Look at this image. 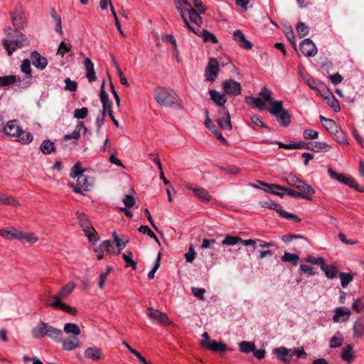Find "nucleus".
Masks as SVG:
<instances>
[{"label":"nucleus","instance_id":"nucleus-60","mask_svg":"<svg viewBox=\"0 0 364 364\" xmlns=\"http://www.w3.org/2000/svg\"><path fill=\"white\" fill-rule=\"evenodd\" d=\"M296 31L300 37H304L309 33V27L303 22H299L296 26Z\"/></svg>","mask_w":364,"mask_h":364},{"label":"nucleus","instance_id":"nucleus-16","mask_svg":"<svg viewBox=\"0 0 364 364\" xmlns=\"http://www.w3.org/2000/svg\"><path fill=\"white\" fill-rule=\"evenodd\" d=\"M186 188L188 190H191L195 196L203 202L208 203L211 199L208 191L203 188L199 187L193 183L188 184Z\"/></svg>","mask_w":364,"mask_h":364},{"label":"nucleus","instance_id":"nucleus-46","mask_svg":"<svg viewBox=\"0 0 364 364\" xmlns=\"http://www.w3.org/2000/svg\"><path fill=\"white\" fill-rule=\"evenodd\" d=\"M132 252L128 251L123 254L122 257L125 262L126 267H132V269H136V262L132 259Z\"/></svg>","mask_w":364,"mask_h":364},{"label":"nucleus","instance_id":"nucleus-4","mask_svg":"<svg viewBox=\"0 0 364 364\" xmlns=\"http://www.w3.org/2000/svg\"><path fill=\"white\" fill-rule=\"evenodd\" d=\"M154 98L161 106L168 107H177L178 106L176 94L173 90L168 87H156L154 90Z\"/></svg>","mask_w":364,"mask_h":364},{"label":"nucleus","instance_id":"nucleus-38","mask_svg":"<svg viewBox=\"0 0 364 364\" xmlns=\"http://www.w3.org/2000/svg\"><path fill=\"white\" fill-rule=\"evenodd\" d=\"M321 269L325 273L328 278H335L338 275V269L335 266L326 264L325 262L321 265Z\"/></svg>","mask_w":364,"mask_h":364},{"label":"nucleus","instance_id":"nucleus-42","mask_svg":"<svg viewBox=\"0 0 364 364\" xmlns=\"http://www.w3.org/2000/svg\"><path fill=\"white\" fill-rule=\"evenodd\" d=\"M341 358L348 362L351 363L353 358H354V353L353 351V346L351 345H348L343 350L341 355Z\"/></svg>","mask_w":364,"mask_h":364},{"label":"nucleus","instance_id":"nucleus-2","mask_svg":"<svg viewBox=\"0 0 364 364\" xmlns=\"http://www.w3.org/2000/svg\"><path fill=\"white\" fill-rule=\"evenodd\" d=\"M259 95L270 104L271 107L268 111L271 114L276 117L279 124L282 127H288L291 124V115L289 111L284 108L283 102L274 100L272 97V92L266 87L262 88Z\"/></svg>","mask_w":364,"mask_h":364},{"label":"nucleus","instance_id":"nucleus-55","mask_svg":"<svg viewBox=\"0 0 364 364\" xmlns=\"http://www.w3.org/2000/svg\"><path fill=\"white\" fill-rule=\"evenodd\" d=\"M85 171V169H82L80 163L75 164L71 169L70 176L73 178H77Z\"/></svg>","mask_w":364,"mask_h":364},{"label":"nucleus","instance_id":"nucleus-25","mask_svg":"<svg viewBox=\"0 0 364 364\" xmlns=\"http://www.w3.org/2000/svg\"><path fill=\"white\" fill-rule=\"evenodd\" d=\"M209 94L210 99L215 105L221 107L222 109L225 107L224 105L227 102V98L225 94H220L219 92L215 90H210Z\"/></svg>","mask_w":364,"mask_h":364},{"label":"nucleus","instance_id":"nucleus-20","mask_svg":"<svg viewBox=\"0 0 364 364\" xmlns=\"http://www.w3.org/2000/svg\"><path fill=\"white\" fill-rule=\"evenodd\" d=\"M296 188H297L299 191V192L301 193V198L306 200H311V196L315 193L314 189L306 183L303 180L299 183L296 186Z\"/></svg>","mask_w":364,"mask_h":364},{"label":"nucleus","instance_id":"nucleus-14","mask_svg":"<svg viewBox=\"0 0 364 364\" xmlns=\"http://www.w3.org/2000/svg\"><path fill=\"white\" fill-rule=\"evenodd\" d=\"M300 50L307 57L315 56L317 53V48L310 38H305L300 43Z\"/></svg>","mask_w":364,"mask_h":364},{"label":"nucleus","instance_id":"nucleus-63","mask_svg":"<svg viewBox=\"0 0 364 364\" xmlns=\"http://www.w3.org/2000/svg\"><path fill=\"white\" fill-rule=\"evenodd\" d=\"M306 262L311 263L312 264H318L321 267V265H323L325 262L323 257H315L312 255H309L306 258Z\"/></svg>","mask_w":364,"mask_h":364},{"label":"nucleus","instance_id":"nucleus-59","mask_svg":"<svg viewBox=\"0 0 364 364\" xmlns=\"http://www.w3.org/2000/svg\"><path fill=\"white\" fill-rule=\"evenodd\" d=\"M21 71L26 74V76H31V61L28 59H25L23 60L21 65Z\"/></svg>","mask_w":364,"mask_h":364},{"label":"nucleus","instance_id":"nucleus-8","mask_svg":"<svg viewBox=\"0 0 364 364\" xmlns=\"http://www.w3.org/2000/svg\"><path fill=\"white\" fill-rule=\"evenodd\" d=\"M219 63L216 58H210L205 68L204 76L208 82H214L218 76Z\"/></svg>","mask_w":364,"mask_h":364},{"label":"nucleus","instance_id":"nucleus-10","mask_svg":"<svg viewBox=\"0 0 364 364\" xmlns=\"http://www.w3.org/2000/svg\"><path fill=\"white\" fill-rule=\"evenodd\" d=\"M216 122L222 129L225 131H230L232 129L230 113L225 107L219 110Z\"/></svg>","mask_w":364,"mask_h":364},{"label":"nucleus","instance_id":"nucleus-58","mask_svg":"<svg viewBox=\"0 0 364 364\" xmlns=\"http://www.w3.org/2000/svg\"><path fill=\"white\" fill-rule=\"evenodd\" d=\"M301 179L299 178L296 175L290 173L285 177V181L291 186H296L301 182Z\"/></svg>","mask_w":364,"mask_h":364},{"label":"nucleus","instance_id":"nucleus-57","mask_svg":"<svg viewBox=\"0 0 364 364\" xmlns=\"http://www.w3.org/2000/svg\"><path fill=\"white\" fill-rule=\"evenodd\" d=\"M112 236L114 238V241L116 243V246L118 249L116 254H119L120 251L122 250L126 247L128 240L125 242L122 241L115 232H113Z\"/></svg>","mask_w":364,"mask_h":364},{"label":"nucleus","instance_id":"nucleus-15","mask_svg":"<svg viewBox=\"0 0 364 364\" xmlns=\"http://www.w3.org/2000/svg\"><path fill=\"white\" fill-rule=\"evenodd\" d=\"M148 311H149L148 316L152 320L156 321L162 325H169L171 323V321L166 314L151 307L149 308Z\"/></svg>","mask_w":364,"mask_h":364},{"label":"nucleus","instance_id":"nucleus-18","mask_svg":"<svg viewBox=\"0 0 364 364\" xmlns=\"http://www.w3.org/2000/svg\"><path fill=\"white\" fill-rule=\"evenodd\" d=\"M84 355L86 358L92 361H99L102 359L103 353L101 348L92 346L85 349Z\"/></svg>","mask_w":364,"mask_h":364},{"label":"nucleus","instance_id":"nucleus-52","mask_svg":"<svg viewBox=\"0 0 364 364\" xmlns=\"http://www.w3.org/2000/svg\"><path fill=\"white\" fill-rule=\"evenodd\" d=\"M205 127L214 134L215 132L218 131L217 126L210 120L209 117V114L208 109H205Z\"/></svg>","mask_w":364,"mask_h":364},{"label":"nucleus","instance_id":"nucleus-37","mask_svg":"<svg viewBox=\"0 0 364 364\" xmlns=\"http://www.w3.org/2000/svg\"><path fill=\"white\" fill-rule=\"evenodd\" d=\"M261 185L263 186L264 190L267 192L279 196L282 198L287 195L286 191L282 190H277V188L273 187L274 186H278L277 184H269L264 182H261Z\"/></svg>","mask_w":364,"mask_h":364},{"label":"nucleus","instance_id":"nucleus-49","mask_svg":"<svg viewBox=\"0 0 364 364\" xmlns=\"http://www.w3.org/2000/svg\"><path fill=\"white\" fill-rule=\"evenodd\" d=\"M16 82V75H4L0 76V87H6L11 85Z\"/></svg>","mask_w":364,"mask_h":364},{"label":"nucleus","instance_id":"nucleus-35","mask_svg":"<svg viewBox=\"0 0 364 364\" xmlns=\"http://www.w3.org/2000/svg\"><path fill=\"white\" fill-rule=\"evenodd\" d=\"M77 183L78 186L83 188L85 190H89L92 186L93 179L82 173L77 178Z\"/></svg>","mask_w":364,"mask_h":364},{"label":"nucleus","instance_id":"nucleus-28","mask_svg":"<svg viewBox=\"0 0 364 364\" xmlns=\"http://www.w3.org/2000/svg\"><path fill=\"white\" fill-rule=\"evenodd\" d=\"M264 102H266L261 96L260 97H255L252 96L245 97V102L252 106L255 108H257L259 110H264L265 107Z\"/></svg>","mask_w":364,"mask_h":364},{"label":"nucleus","instance_id":"nucleus-40","mask_svg":"<svg viewBox=\"0 0 364 364\" xmlns=\"http://www.w3.org/2000/svg\"><path fill=\"white\" fill-rule=\"evenodd\" d=\"M0 204L10 205L12 206H18L20 204L18 200L11 196H6L0 193Z\"/></svg>","mask_w":364,"mask_h":364},{"label":"nucleus","instance_id":"nucleus-45","mask_svg":"<svg viewBox=\"0 0 364 364\" xmlns=\"http://www.w3.org/2000/svg\"><path fill=\"white\" fill-rule=\"evenodd\" d=\"M262 207L268 208L269 209L275 210L281 217L283 215V212L284 211V210L282 209V205L273 201L262 202Z\"/></svg>","mask_w":364,"mask_h":364},{"label":"nucleus","instance_id":"nucleus-6","mask_svg":"<svg viewBox=\"0 0 364 364\" xmlns=\"http://www.w3.org/2000/svg\"><path fill=\"white\" fill-rule=\"evenodd\" d=\"M28 44L29 41L28 38L21 32H18V35L17 36L16 40L14 38H4L2 40V45L9 55H11L16 49L27 46Z\"/></svg>","mask_w":364,"mask_h":364},{"label":"nucleus","instance_id":"nucleus-64","mask_svg":"<svg viewBox=\"0 0 364 364\" xmlns=\"http://www.w3.org/2000/svg\"><path fill=\"white\" fill-rule=\"evenodd\" d=\"M303 136L305 139H316L318 136V133L314 129H307L304 131Z\"/></svg>","mask_w":364,"mask_h":364},{"label":"nucleus","instance_id":"nucleus-24","mask_svg":"<svg viewBox=\"0 0 364 364\" xmlns=\"http://www.w3.org/2000/svg\"><path fill=\"white\" fill-rule=\"evenodd\" d=\"M48 328V323L41 321L35 328L31 331V333L35 338H41L46 337Z\"/></svg>","mask_w":364,"mask_h":364},{"label":"nucleus","instance_id":"nucleus-41","mask_svg":"<svg viewBox=\"0 0 364 364\" xmlns=\"http://www.w3.org/2000/svg\"><path fill=\"white\" fill-rule=\"evenodd\" d=\"M18 240L33 244L38 241V237L33 233H28L20 231Z\"/></svg>","mask_w":364,"mask_h":364},{"label":"nucleus","instance_id":"nucleus-62","mask_svg":"<svg viewBox=\"0 0 364 364\" xmlns=\"http://www.w3.org/2000/svg\"><path fill=\"white\" fill-rule=\"evenodd\" d=\"M70 50L71 45L70 43H65L64 41H62L59 46L57 54L63 56L65 53L70 52Z\"/></svg>","mask_w":364,"mask_h":364},{"label":"nucleus","instance_id":"nucleus-32","mask_svg":"<svg viewBox=\"0 0 364 364\" xmlns=\"http://www.w3.org/2000/svg\"><path fill=\"white\" fill-rule=\"evenodd\" d=\"M326 92H327V95L324 96V98L326 100V103L335 112H339L341 110V107L338 103V101L328 90H326Z\"/></svg>","mask_w":364,"mask_h":364},{"label":"nucleus","instance_id":"nucleus-48","mask_svg":"<svg viewBox=\"0 0 364 364\" xmlns=\"http://www.w3.org/2000/svg\"><path fill=\"white\" fill-rule=\"evenodd\" d=\"M240 350L245 353H249L254 350L255 345L250 341H242L239 343Z\"/></svg>","mask_w":364,"mask_h":364},{"label":"nucleus","instance_id":"nucleus-43","mask_svg":"<svg viewBox=\"0 0 364 364\" xmlns=\"http://www.w3.org/2000/svg\"><path fill=\"white\" fill-rule=\"evenodd\" d=\"M299 260V257L298 255L290 252H284V255L282 257V262H289L294 266H296L298 264Z\"/></svg>","mask_w":364,"mask_h":364},{"label":"nucleus","instance_id":"nucleus-31","mask_svg":"<svg viewBox=\"0 0 364 364\" xmlns=\"http://www.w3.org/2000/svg\"><path fill=\"white\" fill-rule=\"evenodd\" d=\"M364 336V318L356 320L353 325V337L361 338Z\"/></svg>","mask_w":364,"mask_h":364},{"label":"nucleus","instance_id":"nucleus-50","mask_svg":"<svg viewBox=\"0 0 364 364\" xmlns=\"http://www.w3.org/2000/svg\"><path fill=\"white\" fill-rule=\"evenodd\" d=\"M53 309H59L61 311L66 312L70 315H75L77 312L76 308L70 306V305L62 303L61 301H59V305L56 307H53Z\"/></svg>","mask_w":364,"mask_h":364},{"label":"nucleus","instance_id":"nucleus-12","mask_svg":"<svg viewBox=\"0 0 364 364\" xmlns=\"http://www.w3.org/2000/svg\"><path fill=\"white\" fill-rule=\"evenodd\" d=\"M328 173L331 178L336 179L346 185L349 186L350 188L358 190V184L356 181L351 177H347L342 173H337L332 168L328 169Z\"/></svg>","mask_w":364,"mask_h":364},{"label":"nucleus","instance_id":"nucleus-33","mask_svg":"<svg viewBox=\"0 0 364 364\" xmlns=\"http://www.w3.org/2000/svg\"><path fill=\"white\" fill-rule=\"evenodd\" d=\"M39 149L43 154H50L55 151V143L49 139H45L40 145Z\"/></svg>","mask_w":364,"mask_h":364},{"label":"nucleus","instance_id":"nucleus-21","mask_svg":"<svg viewBox=\"0 0 364 364\" xmlns=\"http://www.w3.org/2000/svg\"><path fill=\"white\" fill-rule=\"evenodd\" d=\"M100 100L103 107L101 112L106 114V112L109 113V110H112V102L109 100V95L105 90V82H103L100 89Z\"/></svg>","mask_w":364,"mask_h":364},{"label":"nucleus","instance_id":"nucleus-56","mask_svg":"<svg viewBox=\"0 0 364 364\" xmlns=\"http://www.w3.org/2000/svg\"><path fill=\"white\" fill-rule=\"evenodd\" d=\"M203 33V40L205 42H211L213 43H217L218 39L215 36L207 30H200V33Z\"/></svg>","mask_w":364,"mask_h":364},{"label":"nucleus","instance_id":"nucleus-30","mask_svg":"<svg viewBox=\"0 0 364 364\" xmlns=\"http://www.w3.org/2000/svg\"><path fill=\"white\" fill-rule=\"evenodd\" d=\"M20 231L14 228H3L0 230V235L6 240H18Z\"/></svg>","mask_w":364,"mask_h":364},{"label":"nucleus","instance_id":"nucleus-34","mask_svg":"<svg viewBox=\"0 0 364 364\" xmlns=\"http://www.w3.org/2000/svg\"><path fill=\"white\" fill-rule=\"evenodd\" d=\"M63 332L60 329L48 325L46 336L52 340L59 342L62 340Z\"/></svg>","mask_w":364,"mask_h":364},{"label":"nucleus","instance_id":"nucleus-5","mask_svg":"<svg viewBox=\"0 0 364 364\" xmlns=\"http://www.w3.org/2000/svg\"><path fill=\"white\" fill-rule=\"evenodd\" d=\"M76 216L80 225L85 235L87 237L88 240L93 243L96 242L99 240L98 234L85 213L77 211L76 213Z\"/></svg>","mask_w":364,"mask_h":364},{"label":"nucleus","instance_id":"nucleus-51","mask_svg":"<svg viewBox=\"0 0 364 364\" xmlns=\"http://www.w3.org/2000/svg\"><path fill=\"white\" fill-rule=\"evenodd\" d=\"M341 283L343 288H346L353 279V275L351 273H339Z\"/></svg>","mask_w":364,"mask_h":364},{"label":"nucleus","instance_id":"nucleus-29","mask_svg":"<svg viewBox=\"0 0 364 364\" xmlns=\"http://www.w3.org/2000/svg\"><path fill=\"white\" fill-rule=\"evenodd\" d=\"M84 65L86 70V77L89 82H94L96 80V74L94 69V64L91 60L86 58L84 60Z\"/></svg>","mask_w":364,"mask_h":364},{"label":"nucleus","instance_id":"nucleus-27","mask_svg":"<svg viewBox=\"0 0 364 364\" xmlns=\"http://www.w3.org/2000/svg\"><path fill=\"white\" fill-rule=\"evenodd\" d=\"M279 148L286 149H306L310 150L311 143L305 141H299L297 143L283 144L282 142H276Z\"/></svg>","mask_w":364,"mask_h":364},{"label":"nucleus","instance_id":"nucleus-7","mask_svg":"<svg viewBox=\"0 0 364 364\" xmlns=\"http://www.w3.org/2000/svg\"><path fill=\"white\" fill-rule=\"evenodd\" d=\"M75 284L73 282H69L64 285L58 294L49 297V299H53V301L50 303L51 307H56L59 305V301L65 299L69 294L72 293Z\"/></svg>","mask_w":364,"mask_h":364},{"label":"nucleus","instance_id":"nucleus-47","mask_svg":"<svg viewBox=\"0 0 364 364\" xmlns=\"http://www.w3.org/2000/svg\"><path fill=\"white\" fill-rule=\"evenodd\" d=\"M343 341V337L340 332H337L332 338L330 339V348H336L340 347Z\"/></svg>","mask_w":364,"mask_h":364},{"label":"nucleus","instance_id":"nucleus-11","mask_svg":"<svg viewBox=\"0 0 364 364\" xmlns=\"http://www.w3.org/2000/svg\"><path fill=\"white\" fill-rule=\"evenodd\" d=\"M11 21L16 30L23 29L26 25V20L24 14L21 9H16L11 13Z\"/></svg>","mask_w":364,"mask_h":364},{"label":"nucleus","instance_id":"nucleus-23","mask_svg":"<svg viewBox=\"0 0 364 364\" xmlns=\"http://www.w3.org/2000/svg\"><path fill=\"white\" fill-rule=\"evenodd\" d=\"M350 315V311L345 307H338L335 310V314L333 316V321L335 323L346 321Z\"/></svg>","mask_w":364,"mask_h":364},{"label":"nucleus","instance_id":"nucleus-26","mask_svg":"<svg viewBox=\"0 0 364 364\" xmlns=\"http://www.w3.org/2000/svg\"><path fill=\"white\" fill-rule=\"evenodd\" d=\"M277 358L284 363H289L291 358L290 349L285 347H279L274 350Z\"/></svg>","mask_w":364,"mask_h":364},{"label":"nucleus","instance_id":"nucleus-54","mask_svg":"<svg viewBox=\"0 0 364 364\" xmlns=\"http://www.w3.org/2000/svg\"><path fill=\"white\" fill-rule=\"evenodd\" d=\"M328 145L326 143L315 141L311 143L310 150L314 152H319L321 150L327 151Z\"/></svg>","mask_w":364,"mask_h":364},{"label":"nucleus","instance_id":"nucleus-44","mask_svg":"<svg viewBox=\"0 0 364 364\" xmlns=\"http://www.w3.org/2000/svg\"><path fill=\"white\" fill-rule=\"evenodd\" d=\"M242 242V239L239 236L227 235L222 242L223 245L234 246Z\"/></svg>","mask_w":364,"mask_h":364},{"label":"nucleus","instance_id":"nucleus-13","mask_svg":"<svg viewBox=\"0 0 364 364\" xmlns=\"http://www.w3.org/2000/svg\"><path fill=\"white\" fill-rule=\"evenodd\" d=\"M32 83L31 76L20 77L16 75V82L13 83V90L16 92H21L28 89Z\"/></svg>","mask_w":364,"mask_h":364},{"label":"nucleus","instance_id":"nucleus-22","mask_svg":"<svg viewBox=\"0 0 364 364\" xmlns=\"http://www.w3.org/2000/svg\"><path fill=\"white\" fill-rule=\"evenodd\" d=\"M81 342L77 336H71L63 341L62 348L70 351L80 347Z\"/></svg>","mask_w":364,"mask_h":364},{"label":"nucleus","instance_id":"nucleus-17","mask_svg":"<svg viewBox=\"0 0 364 364\" xmlns=\"http://www.w3.org/2000/svg\"><path fill=\"white\" fill-rule=\"evenodd\" d=\"M201 346L217 353H223L228 349L225 343L217 342L215 340L201 341Z\"/></svg>","mask_w":364,"mask_h":364},{"label":"nucleus","instance_id":"nucleus-61","mask_svg":"<svg viewBox=\"0 0 364 364\" xmlns=\"http://www.w3.org/2000/svg\"><path fill=\"white\" fill-rule=\"evenodd\" d=\"M88 114V109L87 107H82L80 109H76L74 111V117L77 119H82L87 117Z\"/></svg>","mask_w":364,"mask_h":364},{"label":"nucleus","instance_id":"nucleus-39","mask_svg":"<svg viewBox=\"0 0 364 364\" xmlns=\"http://www.w3.org/2000/svg\"><path fill=\"white\" fill-rule=\"evenodd\" d=\"M63 331L66 334H71L75 336H79L81 332L79 326L73 323H66L64 325Z\"/></svg>","mask_w":364,"mask_h":364},{"label":"nucleus","instance_id":"nucleus-19","mask_svg":"<svg viewBox=\"0 0 364 364\" xmlns=\"http://www.w3.org/2000/svg\"><path fill=\"white\" fill-rule=\"evenodd\" d=\"M32 64L38 69L43 70L48 65L47 59L41 55L37 51H33L31 54Z\"/></svg>","mask_w":364,"mask_h":364},{"label":"nucleus","instance_id":"nucleus-1","mask_svg":"<svg viewBox=\"0 0 364 364\" xmlns=\"http://www.w3.org/2000/svg\"><path fill=\"white\" fill-rule=\"evenodd\" d=\"M176 10L178 11L185 26L198 36H200V27L203 18L200 14L205 12V8L201 0H174Z\"/></svg>","mask_w":364,"mask_h":364},{"label":"nucleus","instance_id":"nucleus-9","mask_svg":"<svg viewBox=\"0 0 364 364\" xmlns=\"http://www.w3.org/2000/svg\"><path fill=\"white\" fill-rule=\"evenodd\" d=\"M223 89L225 95L237 96L241 94L242 87L240 82L232 80H226L223 83Z\"/></svg>","mask_w":364,"mask_h":364},{"label":"nucleus","instance_id":"nucleus-3","mask_svg":"<svg viewBox=\"0 0 364 364\" xmlns=\"http://www.w3.org/2000/svg\"><path fill=\"white\" fill-rule=\"evenodd\" d=\"M4 134L21 144H28L33 141L31 132H26L19 125L17 119L9 120L3 127Z\"/></svg>","mask_w":364,"mask_h":364},{"label":"nucleus","instance_id":"nucleus-53","mask_svg":"<svg viewBox=\"0 0 364 364\" xmlns=\"http://www.w3.org/2000/svg\"><path fill=\"white\" fill-rule=\"evenodd\" d=\"M274 187L277 188V190H282L284 191H286L287 195L291 197L301 198V193H300V192L299 191H296L293 189L282 186H274Z\"/></svg>","mask_w":364,"mask_h":364},{"label":"nucleus","instance_id":"nucleus-36","mask_svg":"<svg viewBox=\"0 0 364 364\" xmlns=\"http://www.w3.org/2000/svg\"><path fill=\"white\" fill-rule=\"evenodd\" d=\"M83 129L84 133L86 132L87 128L85 127L83 122H78L77 126L75 127V130L71 133L66 134L65 138L66 139H77L80 136V132Z\"/></svg>","mask_w":364,"mask_h":364}]
</instances>
